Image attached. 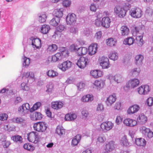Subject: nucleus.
<instances>
[{
  "instance_id": "dca6fc26",
  "label": "nucleus",
  "mask_w": 153,
  "mask_h": 153,
  "mask_svg": "<svg viewBox=\"0 0 153 153\" xmlns=\"http://www.w3.org/2000/svg\"><path fill=\"white\" fill-rule=\"evenodd\" d=\"M71 62L69 61H67L59 65L58 66V67L59 69L62 71H64L71 68Z\"/></svg>"
},
{
  "instance_id": "37998d69",
  "label": "nucleus",
  "mask_w": 153,
  "mask_h": 153,
  "mask_svg": "<svg viewBox=\"0 0 153 153\" xmlns=\"http://www.w3.org/2000/svg\"><path fill=\"white\" fill-rule=\"evenodd\" d=\"M134 41V39L133 37H128L125 39L123 42V44L130 45L133 44Z\"/></svg>"
},
{
  "instance_id": "c756f323",
  "label": "nucleus",
  "mask_w": 153,
  "mask_h": 153,
  "mask_svg": "<svg viewBox=\"0 0 153 153\" xmlns=\"http://www.w3.org/2000/svg\"><path fill=\"white\" fill-rule=\"evenodd\" d=\"M12 122L15 123H17L23 125L25 123V119L21 117H15L11 120Z\"/></svg>"
},
{
  "instance_id": "20e7f679",
  "label": "nucleus",
  "mask_w": 153,
  "mask_h": 153,
  "mask_svg": "<svg viewBox=\"0 0 153 153\" xmlns=\"http://www.w3.org/2000/svg\"><path fill=\"white\" fill-rule=\"evenodd\" d=\"M114 123L111 121H108L103 122L100 125V130L104 132L111 130L114 126Z\"/></svg>"
},
{
  "instance_id": "3c124183",
  "label": "nucleus",
  "mask_w": 153,
  "mask_h": 153,
  "mask_svg": "<svg viewBox=\"0 0 153 153\" xmlns=\"http://www.w3.org/2000/svg\"><path fill=\"white\" fill-rule=\"evenodd\" d=\"M149 128H147L145 126H142L140 128L139 130L140 132L142 133L144 136L147 132L149 131Z\"/></svg>"
},
{
  "instance_id": "a211bd4d",
  "label": "nucleus",
  "mask_w": 153,
  "mask_h": 153,
  "mask_svg": "<svg viewBox=\"0 0 153 153\" xmlns=\"http://www.w3.org/2000/svg\"><path fill=\"white\" fill-rule=\"evenodd\" d=\"M90 74L91 76L96 79L102 76L103 75V72L99 70H94L91 71Z\"/></svg>"
},
{
  "instance_id": "de8ad7c7",
  "label": "nucleus",
  "mask_w": 153,
  "mask_h": 153,
  "mask_svg": "<svg viewBox=\"0 0 153 153\" xmlns=\"http://www.w3.org/2000/svg\"><path fill=\"white\" fill-rule=\"evenodd\" d=\"M120 142L121 145L126 146H129V144L128 141L125 136L121 138Z\"/></svg>"
},
{
  "instance_id": "6ab92c4d",
  "label": "nucleus",
  "mask_w": 153,
  "mask_h": 153,
  "mask_svg": "<svg viewBox=\"0 0 153 153\" xmlns=\"http://www.w3.org/2000/svg\"><path fill=\"white\" fill-rule=\"evenodd\" d=\"M63 104V103L62 101H53L51 103V107L54 109L58 110L62 108Z\"/></svg>"
},
{
  "instance_id": "7c9ffc66",
  "label": "nucleus",
  "mask_w": 153,
  "mask_h": 153,
  "mask_svg": "<svg viewBox=\"0 0 153 153\" xmlns=\"http://www.w3.org/2000/svg\"><path fill=\"white\" fill-rule=\"evenodd\" d=\"M144 57L143 56L140 54L136 56L135 57V63L137 66L141 65L143 62L142 61Z\"/></svg>"
},
{
  "instance_id": "a19ab883",
  "label": "nucleus",
  "mask_w": 153,
  "mask_h": 153,
  "mask_svg": "<svg viewBox=\"0 0 153 153\" xmlns=\"http://www.w3.org/2000/svg\"><path fill=\"white\" fill-rule=\"evenodd\" d=\"M60 19L57 17H54L50 22V24L53 26H56L59 23Z\"/></svg>"
},
{
  "instance_id": "bf43d9fd",
  "label": "nucleus",
  "mask_w": 153,
  "mask_h": 153,
  "mask_svg": "<svg viewBox=\"0 0 153 153\" xmlns=\"http://www.w3.org/2000/svg\"><path fill=\"white\" fill-rule=\"evenodd\" d=\"M99 61L100 64L103 62L105 63L106 62H109V60L107 57L103 56L99 58Z\"/></svg>"
},
{
  "instance_id": "58836bf2",
  "label": "nucleus",
  "mask_w": 153,
  "mask_h": 153,
  "mask_svg": "<svg viewBox=\"0 0 153 153\" xmlns=\"http://www.w3.org/2000/svg\"><path fill=\"white\" fill-rule=\"evenodd\" d=\"M101 14V13H99L97 14V19H96L95 20V22L94 23L95 25L97 27H99L100 26H102V19L101 20L100 17L101 16L100 15Z\"/></svg>"
},
{
  "instance_id": "c9c22d12",
  "label": "nucleus",
  "mask_w": 153,
  "mask_h": 153,
  "mask_svg": "<svg viewBox=\"0 0 153 153\" xmlns=\"http://www.w3.org/2000/svg\"><path fill=\"white\" fill-rule=\"evenodd\" d=\"M11 139L16 143H21L22 142V138L19 135H15L11 137Z\"/></svg>"
},
{
  "instance_id": "052dcab7",
  "label": "nucleus",
  "mask_w": 153,
  "mask_h": 153,
  "mask_svg": "<svg viewBox=\"0 0 153 153\" xmlns=\"http://www.w3.org/2000/svg\"><path fill=\"white\" fill-rule=\"evenodd\" d=\"M97 48H87V52L89 55H92L94 54L97 52Z\"/></svg>"
},
{
  "instance_id": "39448f33",
  "label": "nucleus",
  "mask_w": 153,
  "mask_h": 153,
  "mask_svg": "<svg viewBox=\"0 0 153 153\" xmlns=\"http://www.w3.org/2000/svg\"><path fill=\"white\" fill-rule=\"evenodd\" d=\"M27 136V139L29 142L35 144L39 142V136L36 132H31L28 134Z\"/></svg>"
},
{
  "instance_id": "ddd939ff",
  "label": "nucleus",
  "mask_w": 153,
  "mask_h": 153,
  "mask_svg": "<svg viewBox=\"0 0 153 153\" xmlns=\"http://www.w3.org/2000/svg\"><path fill=\"white\" fill-rule=\"evenodd\" d=\"M22 77L27 78V82L31 83L35 80L34 73L31 71L24 72L22 74Z\"/></svg>"
},
{
  "instance_id": "338daca9",
  "label": "nucleus",
  "mask_w": 153,
  "mask_h": 153,
  "mask_svg": "<svg viewBox=\"0 0 153 153\" xmlns=\"http://www.w3.org/2000/svg\"><path fill=\"white\" fill-rule=\"evenodd\" d=\"M65 28V27L62 24L59 25L56 28V31L62 32Z\"/></svg>"
},
{
  "instance_id": "2f4dec72",
  "label": "nucleus",
  "mask_w": 153,
  "mask_h": 153,
  "mask_svg": "<svg viewBox=\"0 0 153 153\" xmlns=\"http://www.w3.org/2000/svg\"><path fill=\"white\" fill-rule=\"evenodd\" d=\"M47 75L51 78H54L57 77L58 75V73L53 70H49L46 72Z\"/></svg>"
},
{
  "instance_id": "4468645a",
  "label": "nucleus",
  "mask_w": 153,
  "mask_h": 153,
  "mask_svg": "<svg viewBox=\"0 0 153 153\" xmlns=\"http://www.w3.org/2000/svg\"><path fill=\"white\" fill-rule=\"evenodd\" d=\"M123 123L126 126L133 127L137 125V122L135 120L128 118L125 119L123 121Z\"/></svg>"
},
{
  "instance_id": "393cba45",
  "label": "nucleus",
  "mask_w": 153,
  "mask_h": 153,
  "mask_svg": "<svg viewBox=\"0 0 153 153\" xmlns=\"http://www.w3.org/2000/svg\"><path fill=\"white\" fill-rule=\"evenodd\" d=\"M94 100V96L92 94H88L83 96L81 101L84 102H91Z\"/></svg>"
},
{
  "instance_id": "2eb2a0df",
  "label": "nucleus",
  "mask_w": 153,
  "mask_h": 153,
  "mask_svg": "<svg viewBox=\"0 0 153 153\" xmlns=\"http://www.w3.org/2000/svg\"><path fill=\"white\" fill-rule=\"evenodd\" d=\"M117 99L116 94H113L110 95L106 98L105 103L107 106H111L115 102Z\"/></svg>"
},
{
  "instance_id": "f704fd0d",
  "label": "nucleus",
  "mask_w": 153,
  "mask_h": 153,
  "mask_svg": "<svg viewBox=\"0 0 153 153\" xmlns=\"http://www.w3.org/2000/svg\"><path fill=\"white\" fill-rule=\"evenodd\" d=\"M120 33L123 36H127L129 33V30L126 26H122L120 29Z\"/></svg>"
},
{
  "instance_id": "412c9836",
  "label": "nucleus",
  "mask_w": 153,
  "mask_h": 153,
  "mask_svg": "<svg viewBox=\"0 0 153 153\" xmlns=\"http://www.w3.org/2000/svg\"><path fill=\"white\" fill-rule=\"evenodd\" d=\"M75 52L78 56L85 54L87 52V48H69Z\"/></svg>"
},
{
  "instance_id": "79ce46f5",
  "label": "nucleus",
  "mask_w": 153,
  "mask_h": 153,
  "mask_svg": "<svg viewBox=\"0 0 153 153\" xmlns=\"http://www.w3.org/2000/svg\"><path fill=\"white\" fill-rule=\"evenodd\" d=\"M56 133L59 136H61L65 133V130L63 128L60 126H57L56 130Z\"/></svg>"
},
{
  "instance_id": "6e6552de",
  "label": "nucleus",
  "mask_w": 153,
  "mask_h": 153,
  "mask_svg": "<svg viewBox=\"0 0 153 153\" xmlns=\"http://www.w3.org/2000/svg\"><path fill=\"white\" fill-rule=\"evenodd\" d=\"M142 11L141 9L137 7L132 8L129 11V14L131 16L135 18H139L142 15Z\"/></svg>"
},
{
  "instance_id": "f3484780",
  "label": "nucleus",
  "mask_w": 153,
  "mask_h": 153,
  "mask_svg": "<svg viewBox=\"0 0 153 153\" xmlns=\"http://www.w3.org/2000/svg\"><path fill=\"white\" fill-rule=\"evenodd\" d=\"M62 59V56L61 54L59 53H57L56 54L52 56V57H49L48 58V60L53 62H55L56 61H59Z\"/></svg>"
},
{
  "instance_id": "603ef678",
  "label": "nucleus",
  "mask_w": 153,
  "mask_h": 153,
  "mask_svg": "<svg viewBox=\"0 0 153 153\" xmlns=\"http://www.w3.org/2000/svg\"><path fill=\"white\" fill-rule=\"evenodd\" d=\"M140 72V68H134L131 71V73L133 75L138 76Z\"/></svg>"
},
{
  "instance_id": "e433bc0d",
  "label": "nucleus",
  "mask_w": 153,
  "mask_h": 153,
  "mask_svg": "<svg viewBox=\"0 0 153 153\" xmlns=\"http://www.w3.org/2000/svg\"><path fill=\"white\" fill-rule=\"evenodd\" d=\"M108 56L110 59L115 61L117 60L118 54L115 51H112L110 53Z\"/></svg>"
},
{
  "instance_id": "1a4fd4ad",
  "label": "nucleus",
  "mask_w": 153,
  "mask_h": 153,
  "mask_svg": "<svg viewBox=\"0 0 153 153\" xmlns=\"http://www.w3.org/2000/svg\"><path fill=\"white\" fill-rule=\"evenodd\" d=\"M106 77L107 79L111 81L113 79L117 83H121L123 80L124 78L122 76L119 74H117L114 76L112 74L107 75Z\"/></svg>"
},
{
  "instance_id": "0eeeda50",
  "label": "nucleus",
  "mask_w": 153,
  "mask_h": 153,
  "mask_svg": "<svg viewBox=\"0 0 153 153\" xmlns=\"http://www.w3.org/2000/svg\"><path fill=\"white\" fill-rule=\"evenodd\" d=\"M34 130L39 132H43L46 129L47 126L44 122H39L34 123L33 126Z\"/></svg>"
},
{
  "instance_id": "f8f14e48",
  "label": "nucleus",
  "mask_w": 153,
  "mask_h": 153,
  "mask_svg": "<svg viewBox=\"0 0 153 153\" xmlns=\"http://www.w3.org/2000/svg\"><path fill=\"white\" fill-rule=\"evenodd\" d=\"M76 15L74 13L68 14L66 17V21L68 25H74L76 22Z\"/></svg>"
},
{
  "instance_id": "9b49d317",
  "label": "nucleus",
  "mask_w": 153,
  "mask_h": 153,
  "mask_svg": "<svg viewBox=\"0 0 153 153\" xmlns=\"http://www.w3.org/2000/svg\"><path fill=\"white\" fill-rule=\"evenodd\" d=\"M88 63V59L87 57H80L76 62V65L80 68H85Z\"/></svg>"
},
{
  "instance_id": "f03ea898",
  "label": "nucleus",
  "mask_w": 153,
  "mask_h": 153,
  "mask_svg": "<svg viewBox=\"0 0 153 153\" xmlns=\"http://www.w3.org/2000/svg\"><path fill=\"white\" fill-rule=\"evenodd\" d=\"M131 7L130 4L122 7L116 5L114 8V12L117 16L120 18H123L126 15V13Z\"/></svg>"
},
{
  "instance_id": "69168bd1",
  "label": "nucleus",
  "mask_w": 153,
  "mask_h": 153,
  "mask_svg": "<svg viewBox=\"0 0 153 153\" xmlns=\"http://www.w3.org/2000/svg\"><path fill=\"white\" fill-rule=\"evenodd\" d=\"M149 131L146 133V135L144 136L146 138H151L153 137V132L150 129L149 130Z\"/></svg>"
},
{
  "instance_id": "09e8293b",
  "label": "nucleus",
  "mask_w": 153,
  "mask_h": 153,
  "mask_svg": "<svg viewBox=\"0 0 153 153\" xmlns=\"http://www.w3.org/2000/svg\"><path fill=\"white\" fill-rule=\"evenodd\" d=\"M41 104L40 102H37L35 103L33 106V107L30 108V111L32 112L38 109L41 106Z\"/></svg>"
},
{
  "instance_id": "e2e57ef3",
  "label": "nucleus",
  "mask_w": 153,
  "mask_h": 153,
  "mask_svg": "<svg viewBox=\"0 0 153 153\" xmlns=\"http://www.w3.org/2000/svg\"><path fill=\"white\" fill-rule=\"evenodd\" d=\"M123 120V117H122L120 116H117L115 120V123L117 125H120L122 123Z\"/></svg>"
},
{
  "instance_id": "774afa93",
  "label": "nucleus",
  "mask_w": 153,
  "mask_h": 153,
  "mask_svg": "<svg viewBox=\"0 0 153 153\" xmlns=\"http://www.w3.org/2000/svg\"><path fill=\"white\" fill-rule=\"evenodd\" d=\"M146 103L148 106H152L153 105V98L151 97L148 98L146 100Z\"/></svg>"
},
{
  "instance_id": "aec40b11",
  "label": "nucleus",
  "mask_w": 153,
  "mask_h": 153,
  "mask_svg": "<svg viewBox=\"0 0 153 153\" xmlns=\"http://www.w3.org/2000/svg\"><path fill=\"white\" fill-rule=\"evenodd\" d=\"M140 109L139 106L137 105H134L130 106L127 110L128 114H131L137 112Z\"/></svg>"
},
{
  "instance_id": "49530a36",
  "label": "nucleus",
  "mask_w": 153,
  "mask_h": 153,
  "mask_svg": "<svg viewBox=\"0 0 153 153\" xmlns=\"http://www.w3.org/2000/svg\"><path fill=\"white\" fill-rule=\"evenodd\" d=\"M23 65L25 67H27L29 65L30 63V59L26 56H24L23 58Z\"/></svg>"
},
{
  "instance_id": "bb28decb",
  "label": "nucleus",
  "mask_w": 153,
  "mask_h": 153,
  "mask_svg": "<svg viewBox=\"0 0 153 153\" xmlns=\"http://www.w3.org/2000/svg\"><path fill=\"white\" fill-rule=\"evenodd\" d=\"M135 142L137 146L142 147H144L146 143V140L142 138H136L135 140Z\"/></svg>"
},
{
  "instance_id": "b1692460",
  "label": "nucleus",
  "mask_w": 153,
  "mask_h": 153,
  "mask_svg": "<svg viewBox=\"0 0 153 153\" xmlns=\"http://www.w3.org/2000/svg\"><path fill=\"white\" fill-rule=\"evenodd\" d=\"M114 142L111 141L106 144L105 150L106 151L110 152L115 149Z\"/></svg>"
},
{
  "instance_id": "cd10ccee",
  "label": "nucleus",
  "mask_w": 153,
  "mask_h": 153,
  "mask_svg": "<svg viewBox=\"0 0 153 153\" xmlns=\"http://www.w3.org/2000/svg\"><path fill=\"white\" fill-rule=\"evenodd\" d=\"M63 9L62 8L54 10L53 12V14L55 16L54 17H57L60 19V18L63 15Z\"/></svg>"
},
{
  "instance_id": "13d9d810",
  "label": "nucleus",
  "mask_w": 153,
  "mask_h": 153,
  "mask_svg": "<svg viewBox=\"0 0 153 153\" xmlns=\"http://www.w3.org/2000/svg\"><path fill=\"white\" fill-rule=\"evenodd\" d=\"M47 88L46 91L49 93H51L53 90V85L52 83H49L47 85Z\"/></svg>"
},
{
  "instance_id": "4d7b16f0",
  "label": "nucleus",
  "mask_w": 153,
  "mask_h": 153,
  "mask_svg": "<svg viewBox=\"0 0 153 153\" xmlns=\"http://www.w3.org/2000/svg\"><path fill=\"white\" fill-rule=\"evenodd\" d=\"M8 118V115L6 113H0V120L4 121L6 120Z\"/></svg>"
},
{
  "instance_id": "c03bdc74",
  "label": "nucleus",
  "mask_w": 153,
  "mask_h": 153,
  "mask_svg": "<svg viewBox=\"0 0 153 153\" xmlns=\"http://www.w3.org/2000/svg\"><path fill=\"white\" fill-rule=\"evenodd\" d=\"M23 147L25 149L30 152H32L35 149V147L29 143L24 144Z\"/></svg>"
},
{
  "instance_id": "6e6d98bb",
  "label": "nucleus",
  "mask_w": 153,
  "mask_h": 153,
  "mask_svg": "<svg viewBox=\"0 0 153 153\" xmlns=\"http://www.w3.org/2000/svg\"><path fill=\"white\" fill-rule=\"evenodd\" d=\"M21 90L25 91H28L29 89V87L27 85V84L25 82H22L20 87Z\"/></svg>"
},
{
  "instance_id": "9d476101",
  "label": "nucleus",
  "mask_w": 153,
  "mask_h": 153,
  "mask_svg": "<svg viewBox=\"0 0 153 153\" xmlns=\"http://www.w3.org/2000/svg\"><path fill=\"white\" fill-rule=\"evenodd\" d=\"M150 91L149 86L147 85H141L137 88V92L140 95H147Z\"/></svg>"
},
{
  "instance_id": "a878e982",
  "label": "nucleus",
  "mask_w": 153,
  "mask_h": 153,
  "mask_svg": "<svg viewBox=\"0 0 153 153\" xmlns=\"http://www.w3.org/2000/svg\"><path fill=\"white\" fill-rule=\"evenodd\" d=\"M111 21L108 17H104L102 19V26L106 28L109 27Z\"/></svg>"
},
{
  "instance_id": "a18cd8bd",
  "label": "nucleus",
  "mask_w": 153,
  "mask_h": 153,
  "mask_svg": "<svg viewBox=\"0 0 153 153\" xmlns=\"http://www.w3.org/2000/svg\"><path fill=\"white\" fill-rule=\"evenodd\" d=\"M33 116L34 117L32 118V119L33 120H40L42 118V115L40 112L37 111L35 112L33 114Z\"/></svg>"
},
{
  "instance_id": "c85d7f7f",
  "label": "nucleus",
  "mask_w": 153,
  "mask_h": 153,
  "mask_svg": "<svg viewBox=\"0 0 153 153\" xmlns=\"http://www.w3.org/2000/svg\"><path fill=\"white\" fill-rule=\"evenodd\" d=\"M128 82L132 88L137 87L140 83L139 80L136 78L131 79Z\"/></svg>"
},
{
  "instance_id": "7ed1b4c3",
  "label": "nucleus",
  "mask_w": 153,
  "mask_h": 153,
  "mask_svg": "<svg viewBox=\"0 0 153 153\" xmlns=\"http://www.w3.org/2000/svg\"><path fill=\"white\" fill-rule=\"evenodd\" d=\"M144 26L143 25L135 27V30L137 34L136 39L137 41H139L142 44H143V35L144 33Z\"/></svg>"
},
{
  "instance_id": "5fc2aeb1",
  "label": "nucleus",
  "mask_w": 153,
  "mask_h": 153,
  "mask_svg": "<svg viewBox=\"0 0 153 153\" xmlns=\"http://www.w3.org/2000/svg\"><path fill=\"white\" fill-rule=\"evenodd\" d=\"M115 42L116 41L113 38H110L106 42V44L108 46L112 47L115 45Z\"/></svg>"
},
{
  "instance_id": "f257e3e1",
  "label": "nucleus",
  "mask_w": 153,
  "mask_h": 153,
  "mask_svg": "<svg viewBox=\"0 0 153 153\" xmlns=\"http://www.w3.org/2000/svg\"><path fill=\"white\" fill-rule=\"evenodd\" d=\"M24 46L29 45L30 47L33 48H40L41 47V40L39 38L31 37L28 39L26 35L24 36L22 42Z\"/></svg>"
},
{
  "instance_id": "473e14b6",
  "label": "nucleus",
  "mask_w": 153,
  "mask_h": 153,
  "mask_svg": "<svg viewBox=\"0 0 153 153\" xmlns=\"http://www.w3.org/2000/svg\"><path fill=\"white\" fill-rule=\"evenodd\" d=\"M81 139V136L79 134H77L72 140L71 145L73 146H76L80 142Z\"/></svg>"
},
{
  "instance_id": "864d4df0",
  "label": "nucleus",
  "mask_w": 153,
  "mask_h": 153,
  "mask_svg": "<svg viewBox=\"0 0 153 153\" xmlns=\"http://www.w3.org/2000/svg\"><path fill=\"white\" fill-rule=\"evenodd\" d=\"M0 142L4 148H7L11 144L10 141L1 140Z\"/></svg>"
},
{
  "instance_id": "ea45409f",
  "label": "nucleus",
  "mask_w": 153,
  "mask_h": 153,
  "mask_svg": "<svg viewBox=\"0 0 153 153\" xmlns=\"http://www.w3.org/2000/svg\"><path fill=\"white\" fill-rule=\"evenodd\" d=\"M38 19L41 23H43L46 21L47 18L46 15L44 13H39L38 14Z\"/></svg>"
},
{
  "instance_id": "8fccbe9b",
  "label": "nucleus",
  "mask_w": 153,
  "mask_h": 153,
  "mask_svg": "<svg viewBox=\"0 0 153 153\" xmlns=\"http://www.w3.org/2000/svg\"><path fill=\"white\" fill-rule=\"evenodd\" d=\"M61 55L62 56V59L68 56L69 51L67 48H62L61 50Z\"/></svg>"
},
{
  "instance_id": "72a5a7b5",
  "label": "nucleus",
  "mask_w": 153,
  "mask_h": 153,
  "mask_svg": "<svg viewBox=\"0 0 153 153\" xmlns=\"http://www.w3.org/2000/svg\"><path fill=\"white\" fill-rule=\"evenodd\" d=\"M76 114L73 113H70L66 114L65 117V119L67 121H72L76 119Z\"/></svg>"
},
{
  "instance_id": "5701e85b",
  "label": "nucleus",
  "mask_w": 153,
  "mask_h": 153,
  "mask_svg": "<svg viewBox=\"0 0 153 153\" xmlns=\"http://www.w3.org/2000/svg\"><path fill=\"white\" fill-rule=\"evenodd\" d=\"M94 85L95 86V88L98 90H100L103 88L105 84L104 81L100 80H96L93 83Z\"/></svg>"
},
{
  "instance_id": "423d86ee",
  "label": "nucleus",
  "mask_w": 153,
  "mask_h": 153,
  "mask_svg": "<svg viewBox=\"0 0 153 153\" xmlns=\"http://www.w3.org/2000/svg\"><path fill=\"white\" fill-rule=\"evenodd\" d=\"M30 109L29 104L24 103L19 107L18 111L19 114L22 116H24L27 114Z\"/></svg>"
},
{
  "instance_id": "680f3d73",
  "label": "nucleus",
  "mask_w": 153,
  "mask_h": 153,
  "mask_svg": "<svg viewBox=\"0 0 153 153\" xmlns=\"http://www.w3.org/2000/svg\"><path fill=\"white\" fill-rule=\"evenodd\" d=\"M106 140L105 137L103 136H99L97 138V143H103Z\"/></svg>"
},
{
  "instance_id": "0e129e2a",
  "label": "nucleus",
  "mask_w": 153,
  "mask_h": 153,
  "mask_svg": "<svg viewBox=\"0 0 153 153\" xmlns=\"http://www.w3.org/2000/svg\"><path fill=\"white\" fill-rule=\"evenodd\" d=\"M100 65L102 66L103 69H107L110 67V64L109 61L106 62L105 63H102L100 64Z\"/></svg>"
},
{
  "instance_id": "4be33fe9",
  "label": "nucleus",
  "mask_w": 153,
  "mask_h": 153,
  "mask_svg": "<svg viewBox=\"0 0 153 153\" xmlns=\"http://www.w3.org/2000/svg\"><path fill=\"white\" fill-rule=\"evenodd\" d=\"M147 117L143 114H140L137 119V122L141 124L145 123L147 121Z\"/></svg>"
},
{
  "instance_id": "4c0bfd02",
  "label": "nucleus",
  "mask_w": 153,
  "mask_h": 153,
  "mask_svg": "<svg viewBox=\"0 0 153 153\" xmlns=\"http://www.w3.org/2000/svg\"><path fill=\"white\" fill-rule=\"evenodd\" d=\"M50 30L49 25H42L41 28V32L43 34H46Z\"/></svg>"
}]
</instances>
